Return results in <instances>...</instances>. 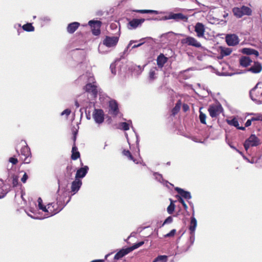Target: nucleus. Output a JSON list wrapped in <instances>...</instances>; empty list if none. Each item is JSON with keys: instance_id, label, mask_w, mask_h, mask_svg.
Segmentation results:
<instances>
[{"instance_id": "nucleus-1", "label": "nucleus", "mask_w": 262, "mask_h": 262, "mask_svg": "<svg viewBox=\"0 0 262 262\" xmlns=\"http://www.w3.org/2000/svg\"><path fill=\"white\" fill-rule=\"evenodd\" d=\"M128 12H138L141 14H150L155 15H165L164 16H194L195 13H193L192 14L188 15L187 14V12L192 11L191 9H180L176 8L174 9L173 12H165V11H159L152 10H131L128 11ZM127 14H130L128 13ZM133 13H130L132 14Z\"/></svg>"}, {"instance_id": "nucleus-2", "label": "nucleus", "mask_w": 262, "mask_h": 262, "mask_svg": "<svg viewBox=\"0 0 262 262\" xmlns=\"http://www.w3.org/2000/svg\"><path fill=\"white\" fill-rule=\"evenodd\" d=\"M260 144V141L259 138L255 135L252 134L245 140L244 146L246 151L248 152V149L250 147L257 146Z\"/></svg>"}, {"instance_id": "nucleus-3", "label": "nucleus", "mask_w": 262, "mask_h": 262, "mask_svg": "<svg viewBox=\"0 0 262 262\" xmlns=\"http://www.w3.org/2000/svg\"><path fill=\"white\" fill-rule=\"evenodd\" d=\"M262 71V65L258 61H254L253 64L251 66L246 70H242L238 72L237 74H245L247 72H251L253 74H258Z\"/></svg>"}, {"instance_id": "nucleus-4", "label": "nucleus", "mask_w": 262, "mask_h": 262, "mask_svg": "<svg viewBox=\"0 0 262 262\" xmlns=\"http://www.w3.org/2000/svg\"><path fill=\"white\" fill-rule=\"evenodd\" d=\"M232 11L235 16H243V15H251V9L245 6H243L241 7H235L233 9Z\"/></svg>"}, {"instance_id": "nucleus-5", "label": "nucleus", "mask_w": 262, "mask_h": 262, "mask_svg": "<svg viewBox=\"0 0 262 262\" xmlns=\"http://www.w3.org/2000/svg\"><path fill=\"white\" fill-rule=\"evenodd\" d=\"M89 25L91 28L92 34L95 36H98L100 34V28L102 25V22L98 20H91L88 23Z\"/></svg>"}, {"instance_id": "nucleus-6", "label": "nucleus", "mask_w": 262, "mask_h": 262, "mask_svg": "<svg viewBox=\"0 0 262 262\" xmlns=\"http://www.w3.org/2000/svg\"><path fill=\"white\" fill-rule=\"evenodd\" d=\"M223 111V107L220 103L216 105H211L208 108L209 115L212 118L216 117Z\"/></svg>"}, {"instance_id": "nucleus-7", "label": "nucleus", "mask_w": 262, "mask_h": 262, "mask_svg": "<svg viewBox=\"0 0 262 262\" xmlns=\"http://www.w3.org/2000/svg\"><path fill=\"white\" fill-rule=\"evenodd\" d=\"M128 20L127 27L129 29H135L138 27L141 26L142 24L145 20L144 18H133L130 19L127 17Z\"/></svg>"}, {"instance_id": "nucleus-8", "label": "nucleus", "mask_w": 262, "mask_h": 262, "mask_svg": "<svg viewBox=\"0 0 262 262\" xmlns=\"http://www.w3.org/2000/svg\"><path fill=\"white\" fill-rule=\"evenodd\" d=\"M47 206H48V209L50 210V214H47L46 217H48L50 216H53L58 212H59L60 211H61L63 209V206H61V207H59L58 206V204H57L55 202H52L49 203L47 205Z\"/></svg>"}, {"instance_id": "nucleus-9", "label": "nucleus", "mask_w": 262, "mask_h": 262, "mask_svg": "<svg viewBox=\"0 0 262 262\" xmlns=\"http://www.w3.org/2000/svg\"><path fill=\"white\" fill-rule=\"evenodd\" d=\"M119 41L118 36H106L103 40V45L108 48L115 47Z\"/></svg>"}, {"instance_id": "nucleus-10", "label": "nucleus", "mask_w": 262, "mask_h": 262, "mask_svg": "<svg viewBox=\"0 0 262 262\" xmlns=\"http://www.w3.org/2000/svg\"><path fill=\"white\" fill-rule=\"evenodd\" d=\"M25 144L26 145L21 147L20 152L21 156L25 157L24 163L25 164H29L31 162V153L30 148L27 145L26 142Z\"/></svg>"}, {"instance_id": "nucleus-11", "label": "nucleus", "mask_w": 262, "mask_h": 262, "mask_svg": "<svg viewBox=\"0 0 262 262\" xmlns=\"http://www.w3.org/2000/svg\"><path fill=\"white\" fill-rule=\"evenodd\" d=\"M93 117L96 123L100 124L104 120V112L101 109H95L93 113Z\"/></svg>"}, {"instance_id": "nucleus-12", "label": "nucleus", "mask_w": 262, "mask_h": 262, "mask_svg": "<svg viewBox=\"0 0 262 262\" xmlns=\"http://www.w3.org/2000/svg\"><path fill=\"white\" fill-rule=\"evenodd\" d=\"M85 91L90 93L93 98H96L98 94V89L96 82L87 83L84 88Z\"/></svg>"}, {"instance_id": "nucleus-13", "label": "nucleus", "mask_w": 262, "mask_h": 262, "mask_svg": "<svg viewBox=\"0 0 262 262\" xmlns=\"http://www.w3.org/2000/svg\"><path fill=\"white\" fill-rule=\"evenodd\" d=\"M226 41L228 46H235L239 43V39L236 34H228L226 37Z\"/></svg>"}, {"instance_id": "nucleus-14", "label": "nucleus", "mask_w": 262, "mask_h": 262, "mask_svg": "<svg viewBox=\"0 0 262 262\" xmlns=\"http://www.w3.org/2000/svg\"><path fill=\"white\" fill-rule=\"evenodd\" d=\"M109 113L110 114L117 116L119 113L118 104L115 100H111L109 101Z\"/></svg>"}, {"instance_id": "nucleus-15", "label": "nucleus", "mask_w": 262, "mask_h": 262, "mask_svg": "<svg viewBox=\"0 0 262 262\" xmlns=\"http://www.w3.org/2000/svg\"><path fill=\"white\" fill-rule=\"evenodd\" d=\"M174 190L178 193L180 196H177V198L179 197H182L183 199H185L187 200H190L192 198L191 193L189 191H186L184 189L179 188L175 187Z\"/></svg>"}, {"instance_id": "nucleus-16", "label": "nucleus", "mask_w": 262, "mask_h": 262, "mask_svg": "<svg viewBox=\"0 0 262 262\" xmlns=\"http://www.w3.org/2000/svg\"><path fill=\"white\" fill-rule=\"evenodd\" d=\"M252 62V59L247 56H242L239 59V65L243 68H248Z\"/></svg>"}, {"instance_id": "nucleus-17", "label": "nucleus", "mask_w": 262, "mask_h": 262, "mask_svg": "<svg viewBox=\"0 0 262 262\" xmlns=\"http://www.w3.org/2000/svg\"><path fill=\"white\" fill-rule=\"evenodd\" d=\"M82 184V181L76 178H75V180L72 182L71 191L73 193V194L76 193L79 191Z\"/></svg>"}, {"instance_id": "nucleus-18", "label": "nucleus", "mask_w": 262, "mask_h": 262, "mask_svg": "<svg viewBox=\"0 0 262 262\" xmlns=\"http://www.w3.org/2000/svg\"><path fill=\"white\" fill-rule=\"evenodd\" d=\"M89 169V168L86 165L78 169L75 175V178L80 179L84 178L86 175Z\"/></svg>"}, {"instance_id": "nucleus-19", "label": "nucleus", "mask_w": 262, "mask_h": 262, "mask_svg": "<svg viewBox=\"0 0 262 262\" xmlns=\"http://www.w3.org/2000/svg\"><path fill=\"white\" fill-rule=\"evenodd\" d=\"M194 31L198 37H203L204 35L205 26L201 23H197L195 26Z\"/></svg>"}, {"instance_id": "nucleus-20", "label": "nucleus", "mask_w": 262, "mask_h": 262, "mask_svg": "<svg viewBox=\"0 0 262 262\" xmlns=\"http://www.w3.org/2000/svg\"><path fill=\"white\" fill-rule=\"evenodd\" d=\"M185 43L188 46H191L196 48H202L201 44L192 37L188 36L186 37Z\"/></svg>"}, {"instance_id": "nucleus-21", "label": "nucleus", "mask_w": 262, "mask_h": 262, "mask_svg": "<svg viewBox=\"0 0 262 262\" xmlns=\"http://www.w3.org/2000/svg\"><path fill=\"white\" fill-rule=\"evenodd\" d=\"M227 122L229 125L235 127L238 129L245 130V127L239 126L238 120L235 117H233L230 119H227Z\"/></svg>"}, {"instance_id": "nucleus-22", "label": "nucleus", "mask_w": 262, "mask_h": 262, "mask_svg": "<svg viewBox=\"0 0 262 262\" xmlns=\"http://www.w3.org/2000/svg\"><path fill=\"white\" fill-rule=\"evenodd\" d=\"M152 174L155 177V179L160 183L162 184L163 185L167 186L168 184L171 185L172 184L169 183L167 180H165L163 179L162 174L157 172H152Z\"/></svg>"}, {"instance_id": "nucleus-23", "label": "nucleus", "mask_w": 262, "mask_h": 262, "mask_svg": "<svg viewBox=\"0 0 262 262\" xmlns=\"http://www.w3.org/2000/svg\"><path fill=\"white\" fill-rule=\"evenodd\" d=\"M167 60L168 58L165 57L163 54L161 53L157 58V63L158 67L162 69Z\"/></svg>"}, {"instance_id": "nucleus-24", "label": "nucleus", "mask_w": 262, "mask_h": 262, "mask_svg": "<svg viewBox=\"0 0 262 262\" xmlns=\"http://www.w3.org/2000/svg\"><path fill=\"white\" fill-rule=\"evenodd\" d=\"M208 22L213 25H220L224 26L226 24V20L224 19H220L218 17H208Z\"/></svg>"}, {"instance_id": "nucleus-25", "label": "nucleus", "mask_w": 262, "mask_h": 262, "mask_svg": "<svg viewBox=\"0 0 262 262\" xmlns=\"http://www.w3.org/2000/svg\"><path fill=\"white\" fill-rule=\"evenodd\" d=\"M130 252L128 247L120 249L115 255L114 259L118 260Z\"/></svg>"}, {"instance_id": "nucleus-26", "label": "nucleus", "mask_w": 262, "mask_h": 262, "mask_svg": "<svg viewBox=\"0 0 262 262\" xmlns=\"http://www.w3.org/2000/svg\"><path fill=\"white\" fill-rule=\"evenodd\" d=\"M242 53L247 55H254L256 57L259 56V52L256 50L249 48H244L242 49Z\"/></svg>"}, {"instance_id": "nucleus-27", "label": "nucleus", "mask_w": 262, "mask_h": 262, "mask_svg": "<svg viewBox=\"0 0 262 262\" xmlns=\"http://www.w3.org/2000/svg\"><path fill=\"white\" fill-rule=\"evenodd\" d=\"M80 24L78 22H73L70 23L67 28V32L70 34H72L78 28Z\"/></svg>"}, {"instance_id": "nucleus-28", "label": "nucleus", "mask_w": 262, "mask_h": 262, "mask_svg": "<svg viewBox=\"0 0 262 262\" xmlns=\"http://www.w3.org/2000/svg\"><path fill=\"white\" fill-rule=\"evenodd\" d=\"M188 17H161L160 18H158V17H149L147 19V20H165L169 19H173L176 21H179L180 19L184 20L185 21H187Z\"/></svg>"}, {"instance_id": "nucleus-29", "label": "nucleus", "mask_w": 262, "mask_h": 262, "mask_svg": "<svg viewBox=\"0 0 262 262\" xmlns=\"http://www.w3.org/2000/svg\"><path fill=\"white\" fill-rule=\"evenodd\" d=\"M197 226V221L194 215H192L190 218V225L189 226V230L190 232H195Z\"/></svg>"}, {"instance_id": "nucleus-30", "label": "nucleus", "mask_w": 262, "mask_h": 262, "mask_svg": "<svg viewBox=\"0 0 262 262\" xmlns=\"http://www.w3.org/2000/svg\"><path fill=\"white\" fill-rule=\"evenodd\" d=\"M220 48V54L222 57L229 55L232 51V49L229 48H224L221 47Z\"/></svg>"}, {"instance_id": "nucleus-31", "label": "nucleus", "mask_w": 262, "mask_h": 262, "mask_svg": "<svg viewBox=\"0 0 262 262\" xmlns=\"http://www.w3.org/2000/svg\"><path fill=\"white\" fill-rule=\"evenodd\" d=\"M7 186L2 182H0V199L3 198L7 193Z\"/></svg>"}, {"instance_id": "nucleus-32", "label": "nucleus", "mask_w": 262, "mask_h": 262, "mask_svg": "<svg viewBox=\"0 0 262 262\" xmlns=\"http://www.w3.org/2000/svg\"><path fill=\"white\" fill-rule=\"evenodd\" d=\"M21 28L24 31L27 32H32L34 30V27L32 26L31 23H29L24 25Z\"/></svg>"}, {"instance_id": "nucleus-33", "label": "nucleus", "mask_w": 262, "mask_h": 262, "mask_svg": "<svg viewBox=\"0 0 262 262\" xmlns=\"http://www.w3.org/2000/svg\"><path fill=\"white\" fill-rule=\"evenodd\" d=\"M194 241H195V232L189 231V238L188 239V242L190 243V245L188 247L187 249L185 250V251H187L188 250V249L193 244Z\"/></svg>"}, {"instance_id": "nucleus-34", "label": "nucleus", "mask_w": 262, "mask_h": 262, "mask_svg": "<svg viewBox=\"0 0 262 262\" xmlns=\"http://www.w3.org/2000/svg\"><path fill=\"white\" fill-rule=\"evenodd\" d=\"M194 241H195V232L189 231V238L188 239V242L190 243V245L188 247L187 249L185 250V251H187L188 250V249L193 244Z\"/></svg>"}, {"instance_id": "nucleus-35", "label": "nucleus", "mask_w": 262, "mask_h": 262, "mask_svg": "<svg viewBox=\"0 0 262 262\" xmlns=\"http://www.w3.org/2000/svg\"><path fill=\"white\" fill-rule=\"evenodd\" d=\"M158 71L157 67H154L151 68L149 73V79L150 80H154L156 78V71Z\"/></svg>"}, {"instance_id": "nucleus-36", "label": "nucleus", "mask_w": 262, "mask_h": 262, "mask_svg": "<svg viewBox=\"0 0 262 262\" xmlns=\"http://www.w3.org/2000/svg\"><path fill=\"white\" fill-rule=\"evenodd\" d=\"M170 203L169 205L167 208V211L168 214H171L173 213L174 209H175V205L173 203V201L172 200V199H170Z\"/></svg>"}, {"instance_id": "nucleus-37", "label": "nucleus", "mask_w": 262, "mask_h": 262, "mask_svg": "<svg viewBox=\"0 0 262 262\" xmlns=\"http://www.w3.org/2000/svg\"><path fill=\"white\" fill-rule=\"evenodd\" d=\"M123 155L127 157L129 160H132L135 163H138L137 160L133 157L128 150H124L122 152Z\"/></svg>"}, {"instance_id": "nucleus-38", "label": "nucleus", "mask_w": 262, "mask_h": 262, "mask_svg": "<svg viewBox=\"0 0 262 262\" xmlns=\"http://www.w3.org/2000/svg\"><path fill=\"white\" fill-rule=\"evenodd\" d=\"M71 197L67 201L66 203H64V201L62 200V199L61 197L57 198L56 199L57 202L56 203L58 204L59 207L63 206V208L66 206V205L70 201Z\"/></svg>"}, {"instance_id": "nucleus-39", "label": "nucleus", "mask_w": 262, "mask_h": 262, "mask_svg": "<svg viewBox=\"0 0 262 262\" xmlns=\"http://www.w3.org/2000/svg\"><path fill=\"white\" fill-rule=\"evenodd\" d=\"M167 258L166 255H159L152 262H167Z\"/></svg>"}, {"instance_id": "nucleus-40", "label": "nucleus", "mask_w": 262, "mask_h": 262, "mask_svg": "<svg viewBox=\"0 0 262 262\" xmlns=\"http://www.w3.org/2000/svg\"><path fill=\"white\" fill-rule=\"evenodd\" d=\"M144 244V242L143 241L139 242L138 243L133 244V245L131 247H128V249H129L130 252H132L134 250H135V249L138 248L139 247H141Z\"/></svg>"}, {"instance_id": "nucleus-41", "label": "nucleus", "mask_w": 262, "mask_h": 262, "mask_svg": "<svg viewBox=\"0 0 262 262\" xmlns=\"http://www.w3.org/2000/svg\"><path fill=\"white\" fill-rule=\"evenodd\" d=\"M120 128L123 130L126 131L129 129V123L128 122H121L119 123Z\"/></svg>"}, {"instance_id": "nucleus-42", "label": "nucleus", "mask_w": 262, "mask_h": 262, "mask_svg": "<svg viewBox=\"0 0 262 262\" xmlns=\"http://www.w3.org/2000/svg\"><path fill=\"white\" fill-rule=\"evenodd\" d=\"M206 115L205 114H204L203 113H202V112L200 111L199 119H200L201 123L202 124H206Z\"/></svg>"}, {"instance_id": "nucleus-43", "label": "nucleus", "mask_w": 262, "mask_h": 262, "mask_svg": "<svg viewBox=\"0 0 262 262\" xmlns=\"http://www.w3.org/2000/svg\"><path fill=\"white\" fill-rule=\"evenodd\" d=\"M260 83H261V82H258L256 85L250 91V96L251 99L254 101H255L256 99L253 96L252 93L257 89L258 85Z\"/></svg>"}, {"instance_id": "nucleus-44", "label": "nucleus", "mask_w": 262, "mask_h": 262, "mask_svg": "<svg viewBox=\"0 0 262 262\" xmlns=\"http://www.w3.org/2000/svg\"><path fill=\"white\" fill-rule=\"evenodd\" d=\"M71 159L73 160H77L78 158L80 157V153L78 151H73L72 152Z\"/></svg>"}, {"instance_id": "nucleus-45", "label": "nucleus", "mask_w": 262, "mask_h": 262, "mask_svg": "<svg viewBox=\"0 0 262 262\" xmlns=\"http://www.w3.org/2000/svg\"><path fill=\"white\" fill-rule=\"evenodd\" d=\"M18 183V177L17 176H13L12 177V185L13 187L17 186Z\"/></svg>"}, {"instance_id": "nucleus-46", "label": "nucleus", "mask_w": 262, "mask_h": 262, "mask_svg": "<svg viewBox=\"0 0 262 262\" xmlns=\"http://www.w3.org/2000/svg\"><path fill=\"white\" fill-rule=\"evenodd\" d=\"M260 156L258 155L257 156L252 157V159L250 160V163L253 164V163H256L258 162V160L260 159Z\"/></svg>"}, {"instance_id": "nucleus-47", "label": "nucleus", "mask_w": 262, "mask_h": 262, "mask_svg": "<svg viewBox=\"0 0 262 262\" xmlns=\"http://www.w3.org/2000/svg\"><path fill=\"white\" fill-rule=\"evenodd\" d=\"M178 199L179 202L183 205L184 209L185 210H187V209H188V207L186 204L185 203L184 199L182 197H179Z\"/></svg>"}, {"instance_id": "nucleus-48", "label": "nucleus", "mask_w": 262, "mask_h": 262, "mask_svg": "<svg viewBox=\"0 0 262 262\" xmlns=\"http://www.w3.org/2000/svg\"><path fill=\"white\" fill-rule=\"evenodd\" d=\"M96 15L98 16L108 15H110V13L107 10H99L97 11Z\"/></svg>"}, {"instance_id": "nucleus-49", "label": "nucleus", "mask_w": 262, "mask_h": 262, "mask_svg": "<svg viewBox=\"0 0 262 262\" xmlns=\"http://www.w3.org/2000/svg\"><path fill=\"white\" fill-rule=\"evenodd\" d=\"M173 221V218L172 216H169L168 217H167L165 220V221H164L163 223L162 224V226H163L165 224H170Z\"/></svg>"}, {"instance_id": "nucleus-50", "label": "nucleus", "mask_w": 262, "mask_h": 262, "mask_svg": "<svg viewBox=\"0 0 262 262\" xmlns=\"http://www.w3.org/2000/svg\"><path fill=\"white\" fill-rule=\"evenodd\" d=\"M180 106L177 104L172 109L171 111L172 114L173 115H175L177 114L179 110H180Z\"/></svg>"}, {"instance_id": "nucleus-51", "label": "nucleus", "mask_w": 262, "mask_h": 262, "mask_svg": "<svg viewBox=\"0 0 262 262\" xmlns=\"http://www.w3.org/2000/svg\"><path fill=\"white\" fill-rule=\"evenodd\" d=\"M38 208H39V209L42 210L43 211H44L45 212H47L48 214H50V210L48 209V206H47V207L46 206H44L43 205H42L41 206H39Z\"/></svg>"}, {"instance_id": "nucleus-52", "label": "nucleus", "mask_w": 262, "mask_h": 262, "mask_svg": "<svg viewBox=\"0 0 262 262\" xmlns=\"http://www.w3.org/2000/svg\"><path fill=\"white\" fill-rule=\"evenodd\" d=\"M9 162L11 163L12 164H16L18 162V160L15 157H11L9 159Z\"/></svg>"}, {"instance_id": "nucleus-53", "label": "nucleus", "mask_w": 262, "mask_h": 262, "mask_svg": "<svg viewBox=\"0 0 262 262\" xmlns=\"http://www.w3.org/2000/svg\"><path fill=\"white\" fill-rule=\"evenodd\" d=\"M137 42V41H134V40H131L129 44L127 45V47L125 48V49L124 50V52H123V54H128L127 53V52H128V49L129 48V47H130V46L132 45V44L133 43V42Z\"/></svg>"}, {"instance_id": "nucleus-54", "label": "nucleus", "mask_w": 262, "mask_h": 262, "mask_svg": "<svg viewBox=\"0 0 262 262\" xmlns=\"http://www.w3.org/2000/svg\"><path fill=\"white\" fill-rule=\"evenodd\" d=\"M71 110L69 108L64 110L61 113V116L66 115L67 117L71 114Z\"/></svg>"}, {"instance_id": "nucleus-55", "label": "nucleus", "mask_w": 262, "mask_h": 262, "mask_svg": "<svg viewBox=\"0 0 262 262\" xmlns=\"http://www.w3.org/2000/svg\"><path fill=\"white\" fill-rule=\"evenodd\" d=\"M251 120L253 121H262V116L261 115H258L255 117H252Z\"/></svg>"}, {"instance_id": "nucleus-56", "label": "nucleus", "mask_w": 262, "mask_h": 262, "mask_svg": "<svg viewBox=\"0 0 262 262\" xmlns=\"http://www.w3.org/2000/svg\"><path fill=\"white\" fill-rule=\"evenodd\" d=\"M176 232V229L171 230L168 233L165 235V237H171L173 236Z\"/></svg>"}, {"instance_id": "nucleus-57", "label": "nucleus", "mask_w": 262, "mask_h": 262, "mask_svg": "<svg viewBox=\"0 0 262 262\" xmlns=\"http://www.w3.org/2000/svg\"><path fill=\"white\" fill-rule=\"evenodd\" d=\"M28 178V176L27 174L25 172V173L24 174V175H23V177L21 178V182H22L23 183H26V181H27V180Z\"/></svg>"}, {"instance_id": "nucleus-58", "label": "nucleus", "mask_w": 262, "mask_h": 262, "mask_svg": "<svg viewBox=\"0 0 262 262\" xmlns=\"http://www.w3.org/2000/svg\"><path fill=\"white\" fill-rule=\"evenodd\" d=\"M171 32H168L167 33H165V34H163L161 35V41H164V40H163L164 38H167L169 35L171 34Z\"/></svg>"}, {"instance_id": "nucleus-59", "label": "nucleus", "mask_w": 262, "mask_h": 262, "mask_svg": "<svg viewBox=\"0 0 262 262\" xmlns=\"http://www.w3.org/2000/svg\"><path fill=\"white\" fill-rule=\"evenodd\" d=\"M110 69L111 70L112 73L113 74H116V71L115 70V65L114 64H111L110 66Z\"/></svg>"}, {"instance_id": "nucleus-60", "label": "nucleus", "mask_w": 262, "mask_h": 262, "mask_svg": "<svg viewBox=\"0 0 262 262\" xmlns=\"http://www.w3.org/2000/svg\"><path fill=\"white\" fill-rule=\"evenodd\" d=\"M14 27L15 28H17V27L18 28V29L17 30V33H18V34L19 35L20 31H22L21 29H20L21 25L20 24H16L14 25Z\"/></svg>"}, {"instance_id": "nucleus-61", "label": "nucleus", "mask_w": 262, "mask_h": 262, "mask_svg": "<svg viewBox=\"0 0 262 262\" xmlns=\"http://www.w3.org/2000/svg\"><path fill=\"white\" fill-rule=\"evenodd\" d=\"M252 121H253L251 120V119H248L246 121V122L245 123V127H249V126H250L251 125Z\"/></svg>"}, {"instance_id": "nucleus-62", "label": "nucleus", "mask_w": 262, "mask_h": 262, "mask_svg": "<svg viewBox=\"0 0 262 262\" xmlns=\"http://www.w3.org/2000/svg\"><path fill=\"white\" fill-rule=\"evenodd\" d=\"M144 43V41H142V42H141V43H138V44L134 45H133V46L132 47V49H135V48H136L139 47H140L141 45H142Z\"/></svg>"}, {"instance_id": "nucleus-63", "label": "nucleus", "mask_w": 262, "mask_h": 262, "mask_svg": "<svg viewBox=\"0 0 262 262\" xmlns=\"http://www.w3.org/2000/svg\"><path fill=\"white\" fill-rule=\"evenodd\" d=\"M37 202H38V207L39 206H41L43 205V204H42V200L41 198H38V199L37 200Z\"/></svg>"}, {"instance_id": "nucleus-64", "label": "nucleus", "mask_w": 262, "mask_h": 262, "mask_svg": "<svg viewBox=\"0 0 262 262\" xmlns=\"http://www.w3.org/2000/svg\"><path fill=\"white\" fill-rule=\"evenodd\" d=\"M188 203H189V205L190 206V207L192 208V215H194V205H193V204L191 202H188Z\"/></svg>"}]
</instances>
